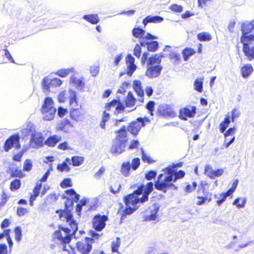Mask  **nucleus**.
<instances>
[{
  "label": "nucleus",
  "mask_w": 254,
  "mask_h": 254,
  "mask_svg": "<svg viewBox=\"0 0 254 254\" xmlns=\"http://www.w3.org/2000/svg\"><path fill=\"white\" fill-rule=\"evenodd\" d=\"M162 171L164 173L159 175L158 179L155 183V189L164 193L169 189L177 190V187L173 183H175L178 179L184 177L185 172L183 170L176 171L172 165L163 169Z\"/></svg>",
  "instance_id": "1"
},
{
  "label": "nucleus",
  "mask_w": 254,
  "mask_h": 254,
  "mask_svg": "<svg viewBox=\"0 0 254 254\" xmlns=\"http://www.w3.org/2000/svg\"><path fill=\"white\" fill-rule=\"evenodd\" d=\"M142 188H138L132 193L129 194L125 197L124 201L126 206V208L124 210L125 214H131L139 207V206H137L138 203L145 202L141 201L142 197H139L142 194Z\"/></svg>",
  "instance_id": "2"
},
{
  "label": "nucleus",
  "mask_w": 254,
  "mask_h": 254,
  "mask_svg": "<svg viewBox=\"0 0 254 254\" xmlns=\"http://www.w3.org/2000/svg\"><path fill=\"white\" fill-rule=\"evenodd\" d=\"M117 134L111 146V153L115 155H119L124 152L126 148V143L127 140L126 127L123 126L120 129L116 131Z\"/></svg>",
  "instance_id": "3"
},
{
  "label": "nucleus",
  "mask_w": 254,
  "mask_h": 254,
  "mask_svg": "<svg viewBox=\"0 0 254 254\" xmlns=\"http://www.w3.org/2000/svg\"><path fill=\"white\" fill-rule=\"evenodd\" d=\"M44 121H49L54 119L56 109L54 106V101L51 97H46L41 109Z\"/></svg>",
  "instance_id": "4"
},
{
  "label": "nucleus",
  "mask_w": 254,
  "mask_h": 254,
  "mask_svg": "<svg viewBox=\"0 0 254 254\" xmlns=\"http://www.w3.org/2000/svg\"><path fill=\"white\" fill-rule=\"evenodd\" d=\"M240 41L243 44V51L249 61L254 60V46L251 47L254 41V36H243Z\"/></svg>",
  "instance_id": "5"
},
{
  "label": "nucleus",
  "mask_w": 254,
  "mask_h": 254,
  "mask_svg": "<svg viewBox=\"0 0 254 254\" xmlns=\"http://www.w3.org/2000/svg\"><path fill=\"white\" fill-rule=\"evenodd\" d=\"M94 243L93 239L86 237L84 240L78 241L76 244L78 251L81 254H89L92 248V244Z\"/></svg>",
  "instance_id": "6"
},
{
  "label": "nucleus",
  "mask_w": 254,
  "mask_h": 254,
  "mask_svg": "<svg viewBox=\"0 0 254 254\" xmlns=\"http://www.w3.org/2000/svg\"><path fill=\"white\" fill-rule=\"evenodd\" d=\"M149 122L150 120L148 118H138L136 121L131 123L127 127V130L132 134L136 135L141 128L145 126V123Z\"/></svg>",
  "instance_id": "7"
},
{
  "label": "nucleus",
  "mask_w": 254,
  "mask_h": 254,
  "mask_svg": "<svg viewBox=\"0 0 254 254\" xmlns=\"http://www.w3.org/2000/svg\"><path fill=\"white\" fill-rule=\"evenodd\" d=\"M19 136L18 134H14L7 138L4 143V149L6 152L8 151L12 147L19 148Z\"/></svg>",
  "instance_id": "8"
},
{
  "label": "nucleus",
  "mask_w": 254,
  "mask_h": 254,
  "mask_svg": "<svg viewBox=\"0 0 254 254\" xmlns=\"http://www.w3.org/2000/svg\"><path fill=\"white\" fill-rule=\"evenodd\" d=\"M108 220V217L106 215L100 214L95 215L93 219V227L97 231L102 230L106 225V222Z\"/></svg>",
  "instance_id": "9"
},
{
  "label": "nucleus",
  "mask_w": 254,
  "mask_h": 254,
  "mask_svg": "<svg viewBox=\"0 0 254 254\" xmlns=\"http://www.w3.org/2000/svg\"><path fill=\"white\" fill-rule=\"evenodd\" d=\"M62 83V81L59 78H54L52 79H49L48 77H45L42 82V85L43 90L45 92L49 91L50 87L60 86Z\"/></svg>",
  "instance_id": "10"
},
{
  "label": "nucleus",
  "mask_w": 254,
  "mask_h": 254,
  "mask_svg": "<svg viewBox=\"0 0 254 254\" xmlns=\"http://www.w3.org/2000/svg\"><path fill=\"white\" fill-rule=\"evenodd\" d=\"M44 137L40 132H35L32 134L30 140V145L34 148H39L43 145V141Z\"/></svg>",
  "instance_id": "11"
},
{
  "label": "nucleus",
  "mask_w": 254,
  "mask_h": 254,
  "mask_svg": "<svg viewBox=\"0 0 254 254\" xmlns=\"http://www.w3.org/2000/svg\"><path fill=\"white\" fill-rule=\"evenodd\" d=\"M73 127V125L70 121L65 118L60 121L57 125L56 128L57 130L62 131L65 133H68L71 131Z\"/></svg>",
  "instance_id": "12"
},
{
  "label": "nucleus",
  "mask_w": 254,
  "mask_h": 254,
  "mask_svg": "<svg viewBox=\"0 0 254 254\" xmlns=\"http://www.w3.org/2000/svg\"><path fill=\"white\" fill-rule=\"evenodd\" d=\"M196 113V107L192 106L190 108H184L180 109L179 117L183 120H187V117L192 118Z\"/></svg>",
  "instance_id": "13"
},
{
  "label": "nucleus",
  "mask_w": 254,
  "mask_h": 254,
  "mask_svg": "<svg viewBox=\"0 0 254 254\" xmlns=\"http://www.w3.org/2000/svg\"><path fill=\"white\" fill-rule=\"evenodd\" d=\"M138 188H142V201H146L148 199V195L153 190V184L152 182L148 183L146 186L140 185Z\"/></svg>",
  "instance_id": "14"
},
{
  "label": "nucleus",
  "mask_w": 254,
  "mask_h": 254,
  "mask_svg": "<svg viewBox=\"0 0 254 254\" xmlns=\"http://www.w3.org/2000/svg\"><path fill=\"white\" fill-rule=\"evenodd\" d=\"M162 69V66L159 65H151L147 68L146 75L150 78L157 77L160 74Z\"/></svg>",
  "instance_id": "15"
},
{
  "label": "nucleus",
  "mask_w": 254,
  "mask_h": 254,
  "mask_svg": "<svg viewBox=\"0 0 254 254\" xmlns=\"http://www.w3.org/2000/svg\"><path fill=\"white\" fill-rule=\"evenodd\" d=\"M254 29V23L253 21L251 22H245L242 24L241 26V31L242 33V35L241 37L243 36L244 37H249L250 36H254V35H249L247 34L251 33L253 29Z\"/></svg>",
  "instance_id": "16"
},
{
  "label": "nucleus",
  "mask_w": 254,
  "mask_h": 254,
  "mask_svg": "<svg viewBox=\"0 0 254 254\" xmlns=\"http://www.w3.org/2000/svg\"><path fill=\"white\" fill-rule=\"evenodd\" d=\"M159 112L164 117H174L176 115L175 111L170 105H165L160 107Z\"/></svg>",
  "instance_id": "17"
},
{
  "label": "nucleus",
  "mask_w": 254,
  "mask_h": 254,
  "mask_svg": "<svg viewBox=\"0 0 254 254\" xmlns=\"http://www.w3.org/2000/svg\"><path fill=\"white\" fill-rule=\"evenodd\" d=\"M116 107L115 114H119L121 111L125 110V107L124 105L116 100H114L110 103H108L106 105L105 108L107 111H109L111 109L112 107Z\"/></svg>",
  "instance_id": "18"
},
{
  "label": "nucleus",
  "mask_w": 254,
  "mask_h": 254,
  "mask_svg": "<svg viewBox=\"0 0 254 254\" xmlns=\"http://www.w3.org/2000/svg\"><path fill=\"white\" fill-rule=\"evenodd\" d=\"M159 206L157 204H154L151 209L150 214L145 215L143 216V221H154L157 218V214L158 212Z\"/></svg>",
  "instance_id": "19"
},
{
  "label": "nucleus",
  "mask_w": 254,
  "mask_h": 254,
  "mask_svg": "<svg viewBox=\"0 0 254 254\" xmlns=\"http://www.w3.org/2000/svg\"><path fill=\"white\" fill-rule=\"evenodd\" d=\"M88 201L87 199L83 198L80 201L79 203L77 204L76 206V212L78 215L80 216L81 211L82 209L85 212L90 210L91 206H87Z\"/></svg>",
  "instance_id": "20"
},
{
  "label": "nucleus",
  "mask_w": 254,
  "mask_h": 254,
  "mask_svg": "<svg viewBox=\"0 0 254 254\" xmlns=\"http://www.w3.org/2000/svg\"><path fill=\"white\" fill-rule=\"evenodd\" d=\"M164 19L162 17L160 16H147L142 21V23L145 26L148 23H160L163 21Z\"/></svg>",
  "instance_id": "21"
},
{
  "label": "nucleus",
  "mask_w": 254,
  "mask_h": 254,
  "mask_svg": "<svg viewBox=\"0 0 254 254\" xmlns=\"http://www.w3.org/2000/svg\"><path fill=\"white\" fill-rule=\"evenodd\" d=\"M69 115L70 118L76 122L82 121L83 115L79 109L73 108L70 110L69 112Z\"/></svg>",
  "instance_id": "22"
},
{
  "label": "nucleus",
  "mask_w": 254,
  "mask_h": 254,
  "mask_svg": "<svg viewBox=\"0 0 254 254\" xmlns=\"http://www.w3.org/2000/svg\"><path fill=\"white\" fill-rule=\"evenodd\" d=\"M70 81L73 84L76 88L79 90H82L85 85L82 78H77L74 76L70 77Z\"/></svg>",
  "instance_id": "23"
},
{
  "label": "nucleus",
  "mask_w": 254,
  "mask_h": 254,
  "mask_svg": "<svg viewBox=\"0 0 254 254\" xmlns=\"http://www.w3.org/2000/svg\"><path fill=\"white\" fill-rule=\"evenodd\" d=\"M83 19L92 24H96L100 21L97 14H85L83 15Z\"/></svg>",
  "instance_id": "24"
},
{
  "label": "nucleus",
  "mask_w": 254,
  "mask_h": 254,
  "mask_svg": "<svg viewBox=\"0 0 254 254\" xmlns=\"http://www.w3.org/2000/svg\"><path fill=\"white\" fill-rule=\"evenodd\" d=\"M61 139V136L54 135L48 137V138L45 141V144L48 146L54 147L60 141Z\"/></svg>",
  "instance_id": "25"
},
{
  "label": "nucleus",
  "mask_w": 254,
  "mask_h": 254,
  "mask_svg": "<svg viewBox=\"0 0 254 254\" xmlns=\"http://www.w3.org/2000/svg\"><path fill=\"white\" fill-rule=\"evenodd\" d=\"M254 69L251 64H247L243 66L241 69L242 75L244 78H247L253 72Z\"/></svg>",
  "instance_id": "26"
},
{
  "label": "nucleus",
  "mask_w": 254,
  "mask_h": 254,
  "mask_svg": "<svg viewBox=\"0 0 254 254\" xmlns=\"http://www.w3.org/2000/svg\"><path fill=\"white\" fill-rule=\"evenodd\" d=\"M141 83L139 80H135L133 82V88L138 96L142 97L144 95V90L141 86Z\"/></svg>",
  "instance_id": "27"
},
{
  "label": "nucleus",
  "mask_w": 254,
  "mask_h": 254,
  "mask_svg": "<svg viewBox=\"0 0 254 254\" xmlns=\"http://www.w3.org/2000/svg\"><path fill=\"white\" fill-rule=\"evenodd\" d=\"M54 234L56 238L64 244L69 243L71 241V237L69 236H63L60 231H55Z\"/></svg>",
  "instance_id": "28"
},
{
  "label": "nucleus",
  "mask_w": 254,
  "mask_h": 254,
  "mask_svg": "<svg viewBox=\"0 0 254 254\" xmlns=\"http://www.w3.org/2000/svg\"><path fill=\"white\" fill-rule=\"evenodd\" d=\"M131 168V164L129 162H124L121 166V172L123 176L127 177L129 176Z\"/></svg>",
  "instance_id": "29"
},
{
  "label": "nucleus",
  "mask_w": 254,
  "mask_h": 254,
  "mask_svg": "<svg viewBox=\"0 0 254 254\" xmlns=\"http://www.w3.org/2000/svg\"><path fill=\"white\" fill-rule=\"evenodd\" d=\"M163 57L161 54H155L154 56L150 57L147 61V64L148 65H153V64H159L161 62V59Z\"/></svg>",
  "instance_id": "30"
},
{
  "label": "nucleus",
  "mask_w": 254,
  "mask_h": 254,
  "mask_svg": "<svg viewBox=\"0 0 254 254\" xmlns=\"http://www.w3.org/2000/svg\"><path fill=\"white\" fill-rule=\"evenodd\" d=\"M69 104L73 108L77 106L76 94L75 91L69 90Z\"/></svg>",
  "instance_id": "31"
},
{
  "label": "nucleus",
  "mask_w": 254,
  "mask_h": 254,
  "mask_svg": "<svg viewBox=\"0 0 254 254\" xmlns=\"http://www.w3.org/2000/svg\"><path fill=\"white\" fill-rule=\"evenodd\" d=\"M74 71V69L73 68H67V69H61L60 70H58L56 74L58 76L64 77L68 75L69 73L70 72H73Z\"/></svg>",
  "instance_id": "32"
},
{
  "label": "nucleus",
  "mask_w": 254,
  "mask_h": 254,
  "mask_svg": "<svg viewBox=\"0 0 254 254\" xmlns=\"http://www.w3.org/2000/svg\"><path fill=\"white\" fill-rule=\"evenodd\" d=\"M197 39L200 41H209L212 37L210 34L206 32L199 33L197 35Z\"/></svg>",
  "instance_id": "33"
},
{
  "label": "nucleus",
  "mask_w": 254,
  "mask_h": 254,
  "mask_svg": "<svg viewBox=\"0 0 254 254\" xmlns=\"http://www.w3.org/2000/svg\"><path fill=\"white\" fill-rule=\"evenodd\" d=\"M145 31L142 29L138 27L134 28L132 30V35L135 38H141L145 34Z\"/></svg>",
  "instance_id": "34"
},
{
  "label": "nucleus",
  "mask_w": 254,
  "mask_h": 254,
  "mask_svg": "<svg viewBox=\"0 0 254 254\" xmlns=\"http://www.w3.org/2000/svg\"><path fill=\"white\" fill-rule=\"evenodd\" d=\"M158 42L156 41H153L149 42L147 48L148 51L154 52L158 49Z\"/></svg>",
  "instance_id": "35"
},
{
  "label": "nucleus",
  "mask_w": 254,
  "mask_h": 254,
  "mask_svg": "<svg viewBox=\"0 0 254 254\" xmlns=\"http://www.w3.org/2000/svg\"><path fill=\"white\" fill-rule=\"evenodd\" d=\"M71 161L73 166H79L83 163L84 158L81 156H75L72 157Z\"/></svg>",
  "instance_id": "36"
},
{
  "label": "nucleus",
  "mask_w": 254,
  "mask_h": 254,
  "mask_svg": "<svg viewBox=\"0 0 254 254\" xmlns=\"http://www.w3.org/2000/svg\"><path fill=\"white\" fill-rule=\"evenodd\" d=\"M195 51L191 48H186L183 52L184 59L185 61H188L189 58L194 54Z\"/></svg>",
  "instance_id": "37"
},
{
  "label": "nucleus",
  "mask_w": 254,
  "mask_h": 254,
  "mask_svg": "<svg viewBox=\"0 0 254 254\" xmlns=\"http://www.w3.org/2000/svg\"><path fill=\"white\" fill-rule=\"evenodd\" d=\"M121 185L119 183H115L113 185L110 186V191L113 194H116L118 193L121 189Z\"/></svg>",
  "instance_id": "38"
},
{
  "label": "nucleus",
  "mask_w": 254,
  "mask_h": 254,
  "mask_svg": "<svg viewBox=\"0 0 254 254\" xmlns=\"http://www.w3.org/2000/svg\"><path fill=\"white\" fill-rule=\"evenodd\" d=\"M20 180L19 179H15L11 182L10 189L12 191L16 190L20 187Z\"/></svg>",
  "instance_id": "39"
},
{
  "label": "nucleus",
  "mask_w": 254,
  "mask_h": 254,
  "mask_svg": "<svg viewBox=\"0 0 254 254\" xmlns=\"http://www.w3.org/2000/svg\"><path fill=\"white\" fill-rule=\"evenodd\" d=\"M32 130V126H27L26 127L21 129V132L24 137H26L30 134Z\"/></svg>",
  "instance_id": "40"
},
{
  "label": "nucleus",
  "mask_w": 254,
  "mask_h": 254,
  "mask_svg": "<svg viewBox=\"0 0 254 254\" xmlns=\"http://www.w3.org/2000/svg\"><path fill=\"white\" fill-rule=\"evenodd\" d=\"M57 169L61 172H68L70 170V168L66 162H64L63 163L58 165Z\"/></svg>",
  "instance_id": "41"
},
{
  "label": "nucleus",
  "mask_w": 254,
  "mask_h": 254,
  "mask_svg": "<svg viewBox=\"0 0 254 254\" xmlns=\"http://www.w3.org/2000/svg\"><path fill=\"white\" fill-rule=\"evenodd\" d=\"M127 65L126 73L129 76H132L133 73L136 69V65L135 64H128Z\"/></svg>",
  "instance_id": "42"
},
{
  "label": "nucleus",
  "mask_w": 254,
  "mask_h": 254,
  "mask_svg": "<svg viewBox=\"0 0 254 254\" xmlns=\"http://www.w3.org/2000/svg\"><path fill=\"white\" fill-rule=\"evenodd\" d=\"M15 239L17 242H19L22 238V230L20 227L17 226L15 228Z\"/></svg>",
  "instance_id": "43"
},
{
  "label": "nucleus",
  "mask_w": 254,
  "mask_h": 254,
  "mask_svg": "<svg viewBox=\"0 0 254 254\" xmlns=\"http://www.w3.org/2000/svg\"><path fill=\"white\" fill-rule=\"evenodd\" d=\"M204 172L206 175L213 179L214 170L210 165H206L205 166Z\"/></svg>",
  "instance_id": "44"
},
{
  "label": "nucleus",
  "mask_w": 254,
  "mask_h": 254,
  "mask_svg": "<svg viewBox=\"0 0 254 254\" xmlns=\"http://www.w3.org/2000/svg\"><path fill=\"white\" fill-rule=\"evenodd\" d=\"M120 242V239L119 238H117L116 240L113 242L112 244V251L113 252H118Z\"/></svg>",
  "instance_id": "45"
},
{
  "label": "nucleus",
  "mask_w": 254,
  "mask_h": 254,
  "mask_svg": "<svg viewBox=\"0 0 254 254\" xmlns=\"http://www.w3.org/2000/svg\"><path fill=\"white\" fill-rule=\"evenodd\" d=\"M32 163L30 160H26L24 162L23 171L27 172L30 171L32 169Z\"/></svg>",
  "instance_id": "46"
},
{
  "label": "nucleus",
  "mask_w": 254,
  "mask_h": 254,
  "mask_svg": "<svg viewBox=\"0 0 254 254\" xmlns=\"http://www.w3.org/2000/svg\"><path fill=\"white\" fill-rule=\"evenodd\" d=\"M61 186L63 188L70 187L72 186L71 180L70 178L64 179L61 183Z\"/></svg>",
  "instance_id": "47"
},
{
  "label": "nucleus",
  "mask_w": 254,
  "mask_h": 254,
  "mask_svg": "<svg viewBox=\"0 0 254 254\" xmlns=\"http://www.w3.org/2000/svg\"><path fill=\"white\" fill-rule=\"evenodd\" d=\"M202 81L196 79L194 82V89L198 92H201L203 88Z\"/></svg>",
  "instance_id": "48"
},
{
  "label": "nucleus",
  "mask_w": 254,
  "mask_h": 254,
  "mask_svg": "<svg viewBox=\"0 0 254 254\" xmlns=\"http://www.w3.org/2000/svg\"><path fill=\"white\" fill-rule=\"evenodd\" d=\"M140 165V159L138 158H134L131 162V167L132 170H136Z\"/></svg>",
  "instance_id": "49"
},
{
  "label": "nucleus",
  "mask_w": 254,
  "mask_h": 254,
  "mask_svg": "<svg viewBox=\"0 0 254 254\" xmlns=\"http://www.w3.org/2000/svg\"><path fill=\"white\" fill-rule=\"evenodd\" d=\"M219 195V197H218L217 195H215V197L218 198L217 204L220 206L224 201H225L227 196L224 193L220 194Z\"/></svg>",
  "instance_id": "50"
},
{
  "label": "nucleus",
  "mask_w": 254,
  "mask_h": 254,
  "mask_svg": "<svg viewBox=\"0 0 254 254\" xmlns=\"http://www.w3.org/2000/svg\"><path fill=\"white\" fill-rule=\"evenodd\" d=\"M157 175V173L156 171L153 170H150L148 173H147L145 175V178L147 180H151L152 179L155 178Z\"/></svg>",
  "instance_id": "51"
},
{
  "label": "nucleus",
  "mask_w": 254,
  "mask_h": 254,
  "mask_svg": "<svg viewBox=\"0 0 254 254\" xmlns=\"http://www.w3.org/2000/svg\"><path fill=\"white\" fill-rule=\"evenodd\" d=\"M245 200L240 199V198L236 199L233 203V205H237V207L239 208H243L245 206Z\"/></svg>",
  "instance_id": "52"
},
{
  "label": "nucleus",
  "mask_w": 254,
  "mask_h": 254,
  "mask_svg": "<svg viewBox=\"0 0 254 254\" xmlns=\"http://www.w3.org/2000/svg\"><path fill=\"white\" fill-rule=\"evenodd\" d=\"M67 114V110L62 107H59L58 109V115L60 118H63Z\"/></svg>",
  "instance_id": "53"
},
{
  "label": "nucleus",
  "mask_w": 254,
  "mask_h": 254,
  "mask_svg": "<svg viewBox=\"0 0 254 254\" xmlns=\"http://www.w3.org/2000/svg\"><path fill=\"white\" fill-rule=\"evenodd\" d=\"M42 188V183L39 182L37 183L35 187L33 190V194L35 196H38L39 195L40 191Z\"/></svg>",
  "instance_id": "54"
},
{
  "label": "nucleus",
  "mask_w": 254,
  "mask_h": 254,
  "mask_svg": "<svg viewBox=\"0 0 254 254\" xmlns=\"http://www.w3.org/2000/svg\"><path fill=\"white\" fill-rule=\"evenodd\" d=\"M155 103L154 101H150L146 104V107L150 112L151 116L153 115V111H154Z\"/></svg>",
  "instance_id": "55"
},
{
  "label": "nucleus",
  "mask_w": 254,
  "mask_h": 254,
  "mask_svg": "<svg viewBox=\"0 0 254 254\" xmlns=\"http://www.w3.org/2000/svg\"><path fill=\"white\" fill-rule=\"evenodd\" d=\"M236 129L235 127L229 128L225 133L224 135L226 138L225 142L228 140L227 137L230 135H232L235 132Z\"/></svg>",
  "instance_id": "56"
},
{
  "label": "nucleus",
  "mask_w": 254,
  "mask_h": 254,
  "mask_svg": "<svg viewBox=\"0 0 254 254\" xmlns=\"http://www.w3.org/2000/svg\"><path fill=\"white\" fill-rule=\"evenodd\" d=\"M141 151L142 154V159L143 161L147 162L148 163H151L152 162L150 157L144 152V151L142 148L141 149Z\"/></svg>",
  "instance_id": "57"
},
{
  "label": "nucleus",
  "mask_w": 254,
  "mask_h": 254,
  "mask_svg": "<svg viewBox=\"0 0 254 254\" xmlns=\"http://www.w3.org/2000/svg\"><path fill=\"white\" fill-rule=\"evenodd\" d=\"M69 225L70 226L71 231H73L72 235H74V233H75L78 230L77 224L76 223V222L74 220H72L69 223Z\"/></svg>",
  "instance_id": "58"
},
{
  "label": "nucleus",
  "mask_w": 254,
  "mask_h": 254,
  "mask_svg": "<svg viewBox=\"0 0 254 254\" xmlns=\"http://www.w3.org/2000/svg\"><path fill=\"white\" fill-rule=\"evenodd\" d=\"M170 9L172 11L180 12L183 11V7L180 5L173 4L170 6Z\"/></svg>",
  "instance_id": "59"
},
{
  "label": "nucleus",
  "mask_w": 254,
  "mask_h": 254,
  "mask_svg": "<svg viewBox=\"0 0 254 254\" xmlns=\"http://www.w3.org/2000/svg\"><path fill=\"white\" fill-rule=\"evenodd\" d=\"M141 49L138 44H136L134 49V55L139 58L140 56Z\"/></svg>",
  "instance_id": "60"
},
{
  "label": "nucleus",
  "mask_w": 254,
  "mask_h": 254,
  "mask_svg": "<svg viewBox=\"0 0 254 254\" xmlns=\"http://www.w3.org/2000/svg\"><path fill=\"white\" fill-rule=\"evenodd\" d=\"M139 144V142L137 140H133L130 142L129 146L128 147L129 149H134L138 148Z\"/></svg>",
  "instance_id": "61"
},
{
  "label": "nucleus",
  "mask_w": 254,
  "mask_h": 254,
  "mask_svg": "<svg viewBox=\"0 0 254 254\" xmlns=\"http://www.w3.org/2000/svg\"><path fill=\"white\" fill-rule=\"evenodd\" d=\"M105 171V168L104 167H101L99 170L94 174V178L96 179H99L101 176L104 173Z\"/></svg>",
  "instance_id": "62"
},
{
  "label": "nucleus",
  "mask_w": 254,
  "mask_h": 254,
  "mask_svg": "<svg viewBox=\"0 0 254 254\" xmlns=\"http://www.w3.org/2000/svg\"><path fill=\"white\" fill-rule=\"evenodd\" d=\"M99 68L98 66H92L90 68L91 74L93 76H95L99 72Z\"/></svg>",
  "instance_id": "63"
},
{
  "label": "nucleus",
  "mask_w": 254,
  "mask_h": 254,
  "mask_svg": "<svg viewBox=\"0 0 254 254\" xmlns=\"http://www.w3.org/2000/svg\"><path fill=\"white\" fill-rule=\"evenodd\" d=\"M129 85V83L127 82H124L121 87L118 89V93H124L125 92H126V89L128 85Z\"/></svg>",
  "instance_id": "64"
}]
</instances>
